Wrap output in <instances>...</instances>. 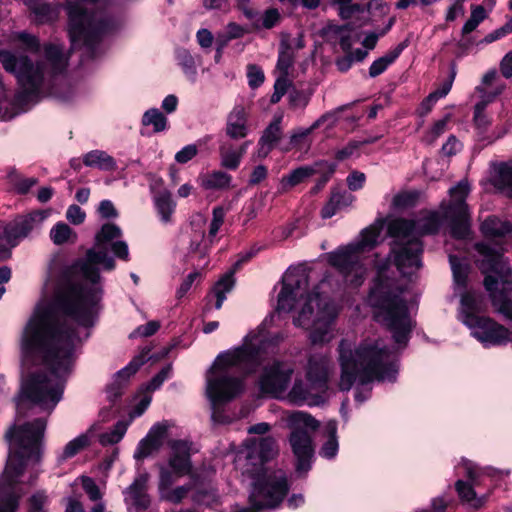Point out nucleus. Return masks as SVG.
Masks as SVG:
<instances>
[{
	"label": "nucleus",
	"instance_id": "obj_53",
	"mask_svg": "<svg viewBox=\"0 0 512 512\" xmlns=\"http://www.w3.org/2000/svg\"><path fill=\"white\" fill-rule=\"evenodd\" d=\"M172 373V367L170 365L165 366L161 371L156 374L147 385V389L154 391L158 389L165 380L169 379Z\"/></svg>",
	"mask_w": 512,
	"mask_h": 512
},
{
	"label": "nucleus",
	"instance_id": "obj_4",
	"mask_svg": "<svg viewBox=\"0 0 512 512\" xmlns=\"http://www.w3.org/2000/svg\"><path fill=\"white\" fill-rule=\"evenodd\" d=\"M327 280L309 291V271L304 265L290 266L282 276L277 311H295L293 324L309 332L313 344L329 343L335 336V321L341 306L323 291Z\"/></svg>",
	"mask_w": 512,
	"mask_h": 512
},
{
	"label": "nucleus",
	"instance_id": "obj_41",
	"mask_svg": "<svg viewBox=\"0 0 512 512\" xmlns=\"http://www.w3.org/2000/svg\"><path fill=\"white\" fill-rule=\"evenodd\" d=\"M127 427L128 423L124 421L117 422L110 431L99 435V442L102 445H113L118 443L124 437Z\"/></svg>",
	"mask_w": 512,
	"mask_h": 512
},
{
	"label": "nucleus",
	"instance_id": "obj_9",
	"mask_svg": "<svg viewBox=\"0 0 512 512\" xmlns=\"http://www.w3.org/2000/svg\"><path fill=\"white\" fill-rule=\"evenodd\" d=\"M331 375V361L328 356L315 354L310 356L306 366V380L295 378L293 385L286 392L281 400L303 406H320L326 403L329 398L328 381Z\"/></svg>",
	"mask_w": 512,
	"mask_h": 512
},
{
	"label": "nucleus",
	"instance_id": "obj_36",
	"mask_svg": "<svg viewBox=\"0 0 512 512\" xmlns=\"http://www.w3.org/2000/svg\"><path fill=\"white\" fill-rule=\"evenodd\" d=\"M231 176L223 171H214L200 176V185L207 190L225 189L230 186Z\"/></svg>",
	"mask_w": 512,
	"mask_h": 512
},
{
	"label": "nucleus",
	"instance_id": "obj_8",
	"mask_svg": "<svg viewBox=\"0 0 512 512\" xmlns=\"http://www.w3.org/2000/svg\"><path fill=\"white\" fill-rule=\"evenodd\" d=\"M457 468L467 479L457 480L455 490L461 502L473 509L485 506L498 483L511 474L508 468L480 466L465 457L460 458Z\"/></svg>",
	"mask_w": 512,
	"mask_h": 512
},
{
	"label": "nucleus",
	"instance_id": "obj_7",
	"mask_svg": "<svg viewBox=\"0 0 512 512\" xmlns=\"http://www.w3.org/2000/svg\"><path fill=\"white\" fill-rule=\"evenodd\" d=\"M384 224L383 219H377L353 241L326 254L327 262L339 271L347 286L358 288L366 280L372 262L376 263L367 254L378 245Z\"/></svg>",
	"mask_w": 512,
	"mask_h": 512
},
{
	"label": "nucleus",
	"instance_id": "obj_62",
	"mask_svg": "<svg viewBox=\"0 0 512 512\" xmlns=\"http://www.w3.org/2000/svg\"><path fill=\"white\" fill-rule=\"evenodd\" d=\"M362 6L359 4H349L339 6V16L344 19H350L355 13L362 12Z\"/></svg>",
	"mask_w": 512,
	"mask_h": 512
},
{
	"label": "nucleus",
	"instance_id": "obj_51",
	"mask_svg": "<svg viewBox=\"0 0 512 512\" xmlns=\"http://www.w3.org/2000/svg\"><path fill=\"white\" fill-rule=\"evenodd\" d=\"M489 103L490 99L484 98L475 105L474 121L479 128L485 127L489 123L486 115L484 114V110L486 109Z\"/></svg>",
	"mask_w": 512,
	"mask_h": 512
},
{
	"label": "nucleus",
	"instance_id": "obj_49",
	"mask_svg": "<svg viewBox=\"0 0 512 512\" xmlns=\"http://www.w3.org/2000/svg\"><path fill=\"white\" fill-rule=\"evenodd\" d=\"M366 182V175L358 170H353L346 178V183L350 191L362 189Z\"/></svg>",
	"mask_w": 512,
	"mask_h": 512
},
{
	"label": "nucleus",
	"instance_id": "obj_18",
	"mask_svg": "<svg viewBox=\"0 0 512 512\" xmlns=\"http://www.w3.org/2000/svg\"><path fill=\"white\" fill-rule=\"evenodd\" d=\"M47 215L46 211L38 210L15 219L4 229V236L8 244L15 246L20 239L27 237L31 231L37 229Z\"/></svg>",
	"mask_w": 512,
	"mask_h": 512
},
{
	"label": "nucleus",
	"instance_id": "obj_30",
	"mask_svg": "<svg viewBox=\"0 0 512 512\" xmlns=\"http://www.w3.org/2000/svg\"><path fill=\"white\" fill-rule=\"evenodd\" d=\"M250 144V141H245L239 148H234L225 143L222 144L219 148L221 165L230 170L237 169Z\"/></svg>",
	"mask_w": 512,
	"mask_h": 512
},
{
	"label": "nucleus",
	"instance_id": "obj_58",
	"mask_svg": "<svg viewBox=\"0 0 512 512\" xmlns=\"http://www.w3.org/2000/svg\"><path fill=\"white\" fill-rule=\"evenodd\" d=\"M201 277V273L197 270L191 272L188 274V276L183 280L182 284L180 285L177 294L179 297H183L189 289L192 287V284L196 279H199Z\"/></svg>",
	"mask_w": 512,
	"mask_h": 512
},
{
	"label": "nucleus",
	"instance_id": "obj_60",
	"mask_svg": "<svg viewBox=\"0 0 512 512\" xmlns=\"http://www.w3.org/2000/svg\"><path fill=\"white\" fill-rule=\"evenodd\" d=\"M447 119H441L437 121L428 133L427 141H435L441 134L446 130Z\"/></svg>",
	"mask_w": 512,
	"mask_h": 512
},
{
	"label": "nucleus",
	"instance_id": "obj_61",
	"mask_svg": "<svg viewBox=\"0 0 512 512\" xmlns=\"http://www.w3.org/2000/svg\"><path fill=\"white\" fill-rule=\"evenodd\" d=\"M196 38H197L198 44L202 48L211 47L213 40H214L212 33L208 29H205V28L197 31Z\"/></svg>",
	"mask_w": 512,
	"mask_h": 512
},
{
	"label": "nucleus",
	"instance_id": "obj_57",
	"mask_svg": "<svg viewBox=\"0 0 512 512\" xmlns=\"http://www.w3.org/2000/svg\"><path fill=\"white\" fill-rule=\"evenodd\" d=\"M512 32V19L507 22L505 25H503L502 27L496 29L495 31L487 34L484 39H483V42L485 43H492L500 38H502L503 36L509 34Z\"/></svg>",
	"mask_w": 512,
	"mask_h": 512
},
{
	"label": "nucleus",
	"instance_id": "obj_6",
	"mask_svg": "<svg viewBox=\"0 0 512 512\" xmlns=\"http://www.w3.org/2000/svg\"><path fill=\"white\" fill-rule=\"evenodd\" d=\"M453 273L454 293L460 297L458 319L470 330L471 335L484 347L505 345L512 340V332L493 319L481 316L483 296L474 290H466L468 266L463 259L449 255Z\"/></svg>",
	"mask_w": 512,
	"mask_h": 512
},
{
	"label": "nucleus",
	"instance_id": "obj_31",
	"mask_svg": "<svg viewBox=\"0 0 512 512\" xmlns=\"http://www.w3.org/2000/svg\"><path fill=\"white\" fill-rule=\"evenodd\" d=\"M82 161L88 167L103 171H115L117 169L115 159L103 150H92L84 154Z\"/></svg>",
	"mask_w": 512,
	"mask_h": 512
},
{
	"label": "nucleus",
	"instance_id": "obj_32",
	"mask_svg": "<svg viewBox=\"0 0 512 512\" xmlns=\"http://www.w3.org/2000/svg\"><path fill=\"white\" fill-rule=\"evenodd\" d=\"M408 46V40L402 41L394 49L388 51L385 55L375 60L370 68L369 75L374 78L382 74L387 67L392 64Z\"/></svg>",
	"mask_w": 512,
	"mask_h": 512
},
{
	"label": "nucleus",
	"instance_id": "obj_44",
	"mask_svg": "<svg viewBox=\"0 0 512 512\" xmlns=\"http://www.w3.org/2000/svg\"><path fill=\"white\" fill-rule=\"evenodd\" d=\"M14 39L21 43L19 48L24 51L36 53L40 49L38 38L32 34L19 32L14 36Z\"/></svg>",
	"mask_w": 512,
	"mask_h": 512
},
{
	"label": "nucleus",
	"instance_id": "obj_55",
	"mask_svg": "<svg viewBox=\"0 0 512 512\" xmlns=\"http://www.w3.org/2000/svg\"><path fill=\"white\" fill-rule=\"evenodd\" d=\"M291 86V80L289 74H278L274 84L273 96H284L288 93L289 87Z\"/></svg>",
	"mask_w": 512,
	"mask_h": 512
},
{
	"label": "nucleus",
	"instance_id": "obj_1",
	"mask_svg": "<svg viewBox=\"0 0 512 512\" xmlns=\"http://www.w3.org/2000/svg\"><path fill=\"white\" fill-rule=\"evenodd\" d=\"M121 229L105 223L85 257L65 272L54 303L40 302L21 338L22 384L16 423L5 434L9 451H43L47 417L61 401L78 344L89 337L102 298L100 271H112L114 255L129 260Z\"/></svg>",
	"mask_w": 512,
	"mask_h": 512
},
{
	"label": "nucleus",
	"instance_id": "obj_23",
	"mask_svg": "<svg viewBox=\"0 0 512 512\" xmlns=\"http://www.w3.org/2000/svg\"><path fill=\"white\" fill-rule=\"evenodd\" d=\"M162 184V180L158 179L151 185L153 191V202L160 221L163 224H171L172 217L176 209V202L173 200L171 192L166 188L156 191V185Z\"/></svg>",
	"mask_w": 512,
	"mask_h": 512
},
{
	"label": "nucleus",
	"instance_id": "obj_25",
	"mask_svg": "<svg viewBox=\"0 0 512 512\" xmlns=\"http://www.w3.org/2000/svg\"><path fill=\"white\" fill-rule=\"evenodd\" d=\"M248 115L245 107L236 105L227 116L226 135L234 140L245 138L250 130Z\"/></svg>",
	"mask_w": 512,
	"mask_h": 512
},
{
	"label": "nucleus",
	"instance_id": "obj_19",
	"mask_svg": "<svg viewBox=\"0 0 512 512\" xmlns=\"http://www.w3.org/2000/svg\"><path fill=\"white\" fill-rule=\"evenodd\" d=\"M173 426L169 421H162L154 424L147 435L138 443L134 452L136 460L144 459L157 452L168 433V430Z\"/></svg>",
	"mask_w": 512,
	"mask_h": 512
},
{
	"label": "nucleus",
	"instance_id": "obj_2",
	"mask_svg": "<svg viewBox=\"0 0 512 512\" xmlns=\"http://www.w3.org/2000/svg\"><path fill=\"white\" fill-rule=\"evenodd\" d=\"M470 192L468 182L460 181L450 188V201L442 202L439 211H426L417 219L395 218L389 221L387 232L393 239L389 258L383 264H376L377 277L370 289L367 302L372 308L374 319L392 334L397 348H389L385 340L367 337L359 343L343 338L337 347V362L340 375L337 387L349 391L356 387L355 400L363 403L370 396L374 381L395 382L399 373L397 349L407 346L414 328L411 313L416 308L414 294L401 288L394 279L386 275L393 263L403 276H410L421 266L423 245L420 237L433 234L441 225L449 223L451 234L457 239L469 235L468 207L466 198Z\"/></svg>",
	"mask_w": 512,
	"mask_h": 512
},
{
	"label": "nucleus",
	"instance_id": "obj_28",
	"mask_svg": "<svg viewBox=\"0 0 512 512\" xmlns=\"http://www.w3.org/2000/svg\"><path fill=\"white\" fill-rule=\"evenodd\" d=\"M325 441L323 442L319 455L327 460L334 459L339 451V442L337 437V422L329 420L325 423L323 430Z\"/></svg>",
	"mask_w": 512,
	"mask_h": 512
},
{
	"label": "nucleus",
	"instance_id": "obj_21",
	"mask_svg": "<svg viewBox=\"0 0 512 512\" xmlns=\"http://www.w3.org/2000/svg\"><path fill=\"white\" fill-rule=\"evenodd\" d=\"M149 475L139 474L134 482L124 491V500L127 505L133 506L136 512L145 510L150 505V498L146 493Z\"/></svg>",
	"mask_w": 512,
	"mask_h": 512
},
{
	"label": "nucleus",
	"instance_id": "obj_37",
	"mask_svg": "<svg viewBox=\"0 0 512 512\" xmlns=\"http://www.w3.org/2000/svg\"><path fill=\"white\" fill-rule=\"evenodd\" d=\"M494 185L512 198V164H501L493 178Z\"/></svg>",
	"mask_w": 512,
	"mask_h": 512
},
{
	"label": "nucleus",
	"instance_id": "obj_29",
	"mask_svg": "<svg viewBox=\"0 0 512 512\" xmlns=\"http://www.w3.org/2000/svg\"><path fill=\"white\" fill-rule=\"evenodd\" d=\"M95 427L92 426L86 433H83L69 441L61 451L57 453V462L62 464L66 460L77 455L81 450L90 444Z\"/></svg>",
	"mask_w": 512,
	"mask_h": 512
},
{
	"label": "nucleus",
	"instance_id": "obj_52",
	"mask_svg": "<svg viewBox=\"0 0 512 512\" xmlns=\"http://www.w3.org/2000/svg\"><path fill=\"white\" fill-rule=\"evenodd\" d=\"M86 213L76 204H72L67 208L66 219L73 225H80L85 221Z\"/></svg>",
	"mask_w": 512,
	"mask_h": 512
},
{
	"label": "nucleus",
	"instance_id": "obj_22",
	"mask_svg": "<svg viewBox=\"0 0 512 512\" xmlns=\"http://www.w3.org/2000/svg\"><path fill=\"white\" fill-rule=\"evenodd\" d=\"M283 119V114H275L273 120L268 125V127L263 131L259 141L258 147L255 152V157L258 159L266 158L269 153L272 151L277 142L281 139L282 136V128L281 122Z\"/></svg>",
	"mask_w": 512,
	"mask_h": 512
},
{
	"label": "nucleus",
	"instance_id": "obj_26",
	"mask_svg": "<svg viewBox=\"0 0 512 512\" xmlns=\"http://www.w3.org/2000/svg\"><path fill=\"white\" fill-rule=\"evenodd\" d=\"M147 354H140L134 357L128 365L115 374L113 383L108 387V397L113 400L121 395L122 389L129 378L145 363Z\"/></svg>",
	"mask_w": 512,
	"mask_h": 512
},
{
	"label": "nucleus",
	"instance_id": "obj_39",
	"mask_svg": "<svg viewBox=\"0 0 512 512\" xmlns=\"http://www.w3.org/2000/svg\"><path fill=\"white\" fill-rule=\"evenodd\" d=\"M378 137L366 139L364 141H351L344 147L338 149L335 153V158L338 161H344L351 158H358L360 156V147L364 144L374 143Z\"/></svg>",
	"mask_w": 512,
	"mask_h": 512
},
{
	"label": "nucleus",
	"instance_id": "obj_34",
	"mask_svg": "<svg viewBox=\"0 0 512 512\" xmlns=\"http://www.w3.org/2000/svg\"><path fill=\"white\" fill-rule=\"evenodd\" d=\"M45 59L53 75L60 74L66 69L67 59L62 48L57 45L49 44L45 46Z\"/></svg>",
	"mask_w": 512,
	"mask_h": 512
},
{
	"label": "nucleus",
	"instance_id": "obj_64",
	"mask_svg": "<svg viewBox=\"0 0 512 512\" xmlns=\"http://www.w3.org/2000/svg\"><path fill=\"white\" fill-rule=\"evenodd\" d=\"M500 70L505 78L512 77V51L508 52L500 63Z\"/></svg>",
	"mask_w": 512,
	"mask_h": 512
},
{
	"label": "nucleus",
	"instance_id": "obj_16",
	"mask_svg": "<svg viewBox=\"0 0 512 512\" xmlns=\"http://www.w3.org/2000/svg\"><path fill=\"white\" fill-rule=\"evenodd\" d=\"M0 61L4 69L13 73L25 90L29 93L36 92L44 78L42 65L34 64L27 56H16L10 51H0Z\"/></svg>",
	"mask_w": 512,
	"mask_h": 512
},
{
	"label": "nucleus",
	"instance_id": "obj_11",
	"mask_svg": "<svg viewBox=\"0 0 512 512\" xmlns=\"http://www.w3.org/2000/svg\"><path fill=\"white\" fill-rule=\"evenodd\" d=\"M170 456L167 464L159 466V494L160 497L172 503H179L190 491V486L183 485L171 488V485L180 477L191 471V454L195 451L193 444L188 440L169 441Z\"/></svg>",
	"mask_w": 512,
	"mask_h": 512
},
{
	"label": "nucleus",
	"instance_id": "obj_43",
	"mask_svg": "<svg viewBox=\"0 0 512 512\" xmlns=\"http://www.w3.org/2000/svg\"><path fill=\"white\" fill-rule=\"evenodd\" d=\"M324 120L325 117H321L320 119L315 121L310 127H301L295 129L290 136V145L293 147L300 145L302 141L306 139L315 129H317Z\"/></svg>",
	"mask_w": 512,
	"mask_h": 512
},
{
	"label": "nucleus",
	"instance_id": "obj_35",
	"mask_svg": "<svg viewBox=\"0 0 512 512\" xmlns=\"http://www.w3.org/2000/svg\"><path fill=\"white\" fill-rule=\"evenodd\" d=\"M55 245L73 244L77 241V233L65 222H57L49 233Z\"/></svg>",
	"mask_w": 512,
	"mask_h": 512
},
{
	"label": "nucleus",
	"instance_id": "obj_63",
	"mask_svg": "<svg viewBox=\"0 0 512 512\" xmlns=\"http://www.w3.org/2000/svg\"><path fill=\"white\" fill-rule=\"evenodd\" d=\"M245 33L246 29L235 22H230L226 26L225 34L231 40L241 38Z\"/></svg>",
	"mask_w": 512,
	"mask_h": 512
},
{
	"label": "nucleus",
	"instance_id": "obj_33",
	"mask_svg": "<svg viewBox=\"0 0 512 512\" xmlns=\"http://www.w3.org/2000/svg\"><path fill=\"white\" fill-rule=\"evenodd\" d=\"M506 82L496 71H489L483 77L480 91L486 96H499L506 91Z\"/></svg>",
	"mask_w": 512,
	"mask_h": 512
},
{
	"label": "nucleus",
	"instance_id": "obj_14",
	"mask_svg": "<svg viewBox=\"0 0 512 512\" xmlns=\"http://www.w3.org/2000/svg\"><path fill=\"white\" fill-rule=\"evenodd\" d=\"M224 218V209L222 207H215L212 212L208 236H205V219L202 215H198L196 220L192 222L193 232L190 236L188 249L191 258H198V263L196 264L198 268L203 269L208 266V252L213 244V239L224 223Z\"/></svg>",
	"mask_w": 512,
	"mask_h": 512
},
{
	"label": "nucleus",
	"instance_id": "obj_45",
	"mask_svg": "<svg viewBox=\"0 0 512 512\" xmlns=\"http://www.w3.org/2000/svg\"><path fill=\"white\" fill-rule=\"evenodd\" d=\"M176 58L187 75H195L196 67L192 55L186 49H177Z\"/></svg>",
	"mask_w": 512,
	"mask_h": 512
},
{
	"label": "nucleus",
	"instance_id": "obj_27",
	"mask_svg": "<svg viewBox=\"0 0 512 512\" xmlns=\"http://www.w3.org/2000/svg\"><path fill=\"white\" fill-rule=\"evenodd\" d=\"M355 201V196L349 191L341 188H333L331 196L326 205L322 208L323 218H331L338 211L350 207Z\"/></svg>",
	"mask_w": 512,
	"mask_h": 512
},
{
	"label": "nucleus",
	"instance_id": "obj_54",
	"mask_svg": "<svg viewBox=\"0 0 512 512\" xmlns=\"http://www.w3.org/2000/svg\"><path fill=\"white\" fill-rule=\"evenodd\" d=\"M455 76H456L455 67L452 66L451 67V71H450V75L448 76V78L445 79L440 84V86L436 90L431 92L428 96H446L450 92V90H451V87H452L453 81L455 79Z\"/></svg>",
	"mask_w": 512,
	"mask_h": 512
},
{
	"label": "nucleus",
	"instance_id": "obj_17",
	"mask_svg": "<svg viewBox=\"0 0 512 512\" xmlns=\"http://www.w3.org/2000/svg\"><path fill=\"white\" fill-rule=\"evenodd\" d=\"M337 165L328 161H319L311 166H301L288 175H285L280 180L279 189L281 192L288 191L292 187L302 183L305 179L309 178L313 174L322 173L324 174L321 185H324L329 177L335 172Z\"/></svg>",
	"mask_w": 512,
	"mask_h": 512
},
{
	"label": "nucleus",
	"instance_id": "obj_10",
	"mask_svg": "<svg viewBox=\"0 0 512 512\" xmlns=\"http://www.w3.org/2000/svg\"><path fill=\"white\" fill-rule=\"evenodd\" d=\"M270 430L271 425L267 422L251 425L247 429L248 434L260 437L246 439L236 452L235 466L243 476L257 477L266 472H284L281 469H268L264 466L266 461L273 459L278 454L276 439L267 435Z\"/></svg>",
	"mask_w": 512,
	"mask_h": 512
},
{
	"label": "nucleus",
	"instance_id": "obj_3",
	"mask_svg": "<svg viewBox=\"0 0 512 512\" xmlns=\"http://www.w3.org/2000/svg\"><path fill=\"white\" fill-rule=\"evenodd\" d=\"M273 317L266 318L257 331L250 332L240 347L219 354L207 372L205 393L214 422L228 424L233 421L225 413L224 406L244 391L243 380L238 374L254 372L274 353L276 344L282 339L267 329Z\"/></svg>",
	"mask_w": 512,
	"mask_h": 512
},
{
	"label": "nucleus",
	"instance_id": "obj_12",
	"mask_svg": "<svg viewBox=\"0 0 512 512\" xmlns=\"http://www.w3.org/2000/svg\"><path fill=\"white\" fill-rule=\"evenodd\" d=\"M69 36L73 47L92 48L106 34L115 29L114 19L105 10L88 12L81 4L68 7Z\"/></svg>",
	"mask_w": 512,
	"mask_h": 512
},
{
	"label": "nucleus",
	"instance_id": "obj_13",
	"mask_svg": "<svg viewBox=\"0 0 512 512\" xmlns=\"http://www.w3.org/2000/svg\"><path fill=\"white\" fill-rule=\"evenodd\" d=\"M282 420L290 429L289 444L296 459V471L306 474L312 466L314 455L312 433L319 427V422L303 411H288Z\"/></svg>",
	"mask_w": 512,
	"mask_h": 512
},
{
	"label": "nucleus",
	"instance_id": "obj_40",
	"mask_svg": "<svg viewBox=\"0 0 512 512\" xmlns=\"http://www.w3.org/2000/svg\"><path fill=\"white\" fill-rule=\"evenodd\" d=\"M294 50L288 44L282 43L277 61L276 70L278 74H289L294 64Z\"/></svg>",
	"mask_w": 512,
	"mask_h": 512
},
{
	"label": "nucleus",
	"instance_id": "obj_59",
	"mask_svg": "<svg viewBox=\"0 0 512 512\" xmlns=\"http://www.w3.org/2000/svg\"><path fill=\"white\" fill-rule=\"evenodd\" d=\"M98 212L103 218H116L118 213L110 200H103L100 202Z\"/></svg>",
	"mask_w": 512,
	"mask_h": 512
},
{
	"label": "nucleus",
	"instance_id": "obj_48",
	"mask_svg": "<svg viewBox=\"0 0 512 512\" xmlns=\"http://www.w3.org/2000/svg\"><path fill=\"white\" fill-rule=\"evenodd\" d=\"M247 78L249 86L254 89L264 82L265 76L263 70L259 66L249 64L247 66Z\"/></svg>",
	"mask_w": 512,
	"mask_h": 512
},
{
	"label": "nucleus",
	"instance_id": "obj_56",
	"mask_svg": "<svg viewBox=\"0 0 512 512\" xmlns=\"http://www.w3.org/2000/svg\"><path fill=\"white\" fill-rule=\"evenodd\" d=\"M415 201V195L409 192L399 193L394 196L392 205L396 209L411 206Z\"/></svg>",
	"mask_w": 512,
	"mask_h": 512
},
{
	"label": "nucleus",
	"instance_id": "obj_38",
	"mask_svg": "<svg viewBox=\"0 0 512 512\" xmlns=\"http://www.w3.org/2000/svg\"><path fill=\"white\" fill-rule=\"evenodd\" d=\"M142 124L152 126L153 132L159 133L167 129V118L159 109L151 108L143 114Z\"/></svg>",
	"mask_w": 512,
	"mask_h": 512
},
{
	"label": "nucleus",
	"instance_id": "obj_47",
	"mask_svg": "<svg viewBox=\"0 0 512 512\" xmlns=\"http://www.w3.org/2000/svg\"><path fill=\"white\" fill-rule=\"evenodd\" d=\"M159 328L160 323L158 321H149L148 323L140 325L136 329H134L130 333L129 338L135 339L139 337H149L155 334Z\"/></svg>",
	"mask_w": 512,
	"mask_h": 512
},
{
	"label": "nucleus",
	"instance_id": "obj_42",
	"mask_svg": "<svg viewBox=\"0 0 512 512\" xmlns=\"http://www.w3.org/2000/svg\"><path fill=\"white\" fill-rule=\"evenodd\" d=\"M10 182L13 188L20 194L27 193L34 185L37 184V179L34 177H24L17 173L10 174Z\"/></svg>",
	"mask_w": 512,
	"mask_h": 512
},
{
	"label": "nucleus",
	"instance_id": "obj_50",
	"mask_svg": "<svg viewBox=\"0 0 512 512\" xmlns=\"http://www.w3.org/2000/svg\"><path fill=\"white\" fill-rule=\"evenodd\" d=\"M198 154L196 144H188L175 154V161L179 164H186Z\"/></svg>",
	"mask_w": 512,
	"mask_h": 512
},
{
	"label": "nucleus",
	"instance_id": "obj_15",
	"mask_svg": "<svg viewBox=\"0 0 512 512\" xmlns=\"http://www.w3.org/2000/svg\"><path fill=\"white\" fill-rule=\"evenodd\" d=\"M295 373L294 364L289 361L274 360L263 366L257 385L262 395L282 399L291 386Z\"/></svg>",
	"mask_w": 512,
	"mask_h": 512
},
{
	"label": "nucleus",
	"instance_id": "obj_20",
	"mask_svg": "<svg viewBox=\"0 0 512 512\" xmlns=\"http://www.w3.org/2000/svg\"><path fill=\"white\" fill-rule=\"evenodd\" d=\"M254 255L255 253L253 251H248L239 254L238 259L233 264L232 269L225 273L214 285L211 296L216 298V309H220L222 307L223 302L226 299L227 293H229L233 289L235 285L234 273L241 267L243 263L248 262Z\"/></svg>",
	"mask_w": 512,
	"mask_h": 512
},
{
	"label": "nucleus",
	"instance_id": "obj_5",
	"mask_svg": "<svg viewBox=\"0 0 512 512\" xmlns=\"http://www.w3.org/2000/svg\"><path fill=\"white\" fill-rule=\"evenodd\" d=\"M486 240L477 243V263L485 275L484 286L490 295L495 310L505 319L512 321V301L505 292L512 291V269L503 258L507 250V238L512 234V225L495 216L488 217L481 224Z\"/></svg>",
	"mask_w": 512,
	"mask_h": 512
},
{
	"label": "nucleus",
	"instance_id": "obj_24",
	"mask_svg": "<svg viewBox=\"0 0 512 512\" xmlns=\"http://www.w3.org/2000/svg\"><path fill=\"white\" fill-rule=\"evenodd\" d=\"M41 98H0V120L8 121L32 110Z\"/></svg>",
	"mask_w": 512,
	"mask_h": 512
},
{
	"label": "nucleus",
	"instance_id": "obj_46",
	"mask_svg": "<svg viewBox=\"0 0 512 512\" xmlns=\"http://www.w3.org/2000/svg\"><path fill=\"white\" fill-rule=\"evenodd\" d=\"M79 480L81 482L82 488L88 495L89 499L91 501H99L100 502L102 499V493H101L99 487L97 486V484L95 483V481L92 478L87 477V476H82L79 478Z\"/></svg>",
	"mask_w": 512,
	"mask_h": 512
}]
</instances>
